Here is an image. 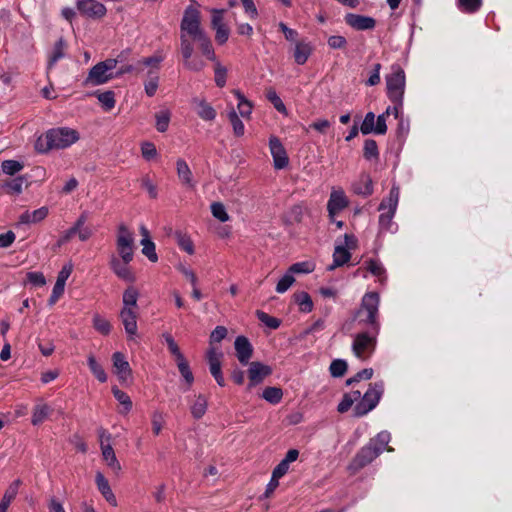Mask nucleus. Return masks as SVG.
I'll use <instances>...</instances> for the list:
<instances>
[{"mask_svg":"<svg viewBox=\"0 0 512 512\" xmlns=\"http://www.w3.org/2000/svg\"><path fill=\"white\" fill-rule=\"evenodd\" d=\"M80 138L79 132L69 127H57L40 135L35 142V149L40 153L70 147Z\"/></svg>","mask_w":512,"mask_h":512,"instance_id":"obj_1","label":"nucleus"},{"mask_svg":"<svg viewBox=\"0 0 512 512\" xmlns=\"http://www.w3.org/2000/svg\"><path fill=\"white\" fill-rule=\"evenodd\" d=\"M379 305L380 297L377 292H367L361 300L360 307L354 315V319L361 327H370L380 330L381 324L379 321Z\"/></svg>","mask_w":512,"mask_h":512,"instance_id":"obj_2","label":"nucleus"},{"mask_svg":"<svg viewBox=\"0 0 512 512\" xmlns=\"http://www.w3.org/2000/svg\"><path fill=\"white\" fill-rule=\"evenodd\" d=\"M400 189L397 185L393 184L390 189L389 195L382 199L379 205V211H382L379 216L380 232L395 233L397 231V224L393 222L398 203H399Z\"/></svg>","mask_w":512,"mask_h":512,"instance_id":"obj_3","label":"nucleus"},{"mask_svg":"<svg viewBox=\"0 0 512 512\" xmlns=\"http://www.w3.org/2000/svg\"><path fill=\"white\" fill-rule=\"evenodd\" d=\"M364 330L358 332L353 337L352 352L360 360L369 359L377 346V337L380 330L370 327H362Z\"/></svg>","mask_w":512,"mask_h":512,"instance_id":"obj_4","label":"nucleus"},{"mask_svg":"<svg viewBox=\"0 0 512 512\" xmlns=\"http://www.w3.org/2000/svg\"><path fill=\"white\" fill-rule=\"evenodd\" d=\"M384 392L383 382L370 384L369 389L358 400L354 406L353 413L356 417H362L372 411L379 403Z\"/></svg>","mask_w":512,"mask_h":512,"instance_id":"obj_5","label":"nucleus"},{"mask_svg":"<svg viewBox=\"0 0 512 512\" xmlns=\"http://www.w3.org/2000/svg\"><path fill=\"white\" fill-rule=\"evenodd\" d=\"M405 72L400 65L394 64L391 72L386 76L387 96L390 101H397L399 104L404 99Z\"/></svg>","mask_w":512,"mask_h":512,"instance_id":"obj_6","label":"nucleus"},{"mask_svg":"<svg viewBox=\"0 0 512 512\" xmlns=\"http://www.w3.org/2000/svg\"><path fill=\"white\" fill-rule=\"evenodd\" d=\"M135 248L134 232L124 223L119 224L116 237L117 257L125 262H131L134 257Z\"/></svg>","mask_w":512,"mask_h":512,"instance_id":"obj_7","label":"nucleus"},{"mask_svg":"<svg viewBox=\"0 0 512 512\" xmlns=\"http://www.w3.org/2000/svg\"><path fill=\"white\" fill-rule=\"evenodd\" d=\"M181 32L183 34L187 33L192 36L193 39L204 32L200 28V13L196 8L188 6L185 9L181 21Z\"/></svg>","mask_w":512,"mask_h":512,"instance_id":"obj_8","label":"nucleus"},{"mask_svg":"<svg viewBox=\"0 0 512 512\" xmlns=\"http://www.w3.org/2000/svg\"><path fill=\"white\" fill-rule=\"evenodd\" d=\"M378 456L379 455L377 452H375L372 447L366 444L356 453L354 458L351 460L348 465V470L352 474H355L356 472L372 463V461L375 460Z\"/></svg>","mask_w":512,"mask_h":512,"instance_id":"obj_9","label":"nucleus"},{"mask_svg":"<svg viewBox=\"0 0 512 512\" xmlns=\"http://www.w3.org/2000/svg\"><path fill=\"white\" fill-rule=\"evenodd\" d=\"M269 149L273 158V166L276 170L284 169L289 164V157L285 147L277 136H270Z\"/></svg>","mask_w":512,"mask_h":512,"instance_id":"obj_10","label":"nucleus"},{"mask_svg":"<svg viewBox=\"0 0 512 512\" xmlns=\"http://www.w3.org/2000/svg\"><path fill=\"white\" fill-rule=\"evenodd\" d=\"M76 7L81 15L91 18L100 19L106 15V7L97 0H77Z\"/></svg>","mask_w":512,"mask_h":512,"instance_id":"obj_11","label":"nucleus"},{"mask_svg":"<svg viewBox=\"0 0 512 512\" xmlns=\"http://www.w3.org/2000/svg\"><path fill=\"white\" fill-rule=\"evenodd\" d=\"M223 353L218 351L216 347H209L207 351V360L211 375L221 387L225 386V379L221 370V358Z\"/></svg>","mask_w":512,"mask_h":512,"instance_id":"obj_12","label":"nucleus"},{"mask_svg":"<svg viewBox=\"0 0 512 512\" xmlns=\"http://www.w3.org/2000/svg\"><path fill=\"white\" fill-rule=\"evenodd\" d=\"M349 200L342 189H333L330 194V198L327 203L328 216L330 220H334V217L347 208Z\"/></svg>","mask_w":512,"mask_h":512,"instance_id":"obj_13","label":"nucleus"},{"mask_svg":"<svg viewBox=\"0 0 512 512\" xmlns=\"http://www.w3.org/2000/svg\"><path fill=\"white\" fill-rule=\"evenodd\" d=\"M212 19L211 25L212 28L216 31L215 40L219 45H222L227 42L229 38V28L223 22L224 9H212Z\"/></svg>","mask_w":512,"mask_h":512,"instance_id":"obj_14","label":"nucleus"},{"mask_svg":"<svg viewBox=\"0 0 512 512\" xmlns=\"http://www.w3.org/2000/svg\"><path fill=\"white\" fill-rule=\"evenodd\" d=\"M344 19L348 26L357 31L373 30L376 26V20L370 16L348 13Z\"/></svg>","mask_w":512,"mask_h":512,"instance_id":"obj_15","label":"nucleus"},{"mask_svg":"<svg viewBox=\"0 0 512 512\" xmlns=\"http://www.w3.org/2000/svg\"><path fill=\"white\" fill-rule=\"evenodd\" d=\"M271 373L272 368L270 366L258 361L251 362L248 369L249 387L260 384Z\"/></svg>","mask_w":512,"mask_h":512,"instance_id":"obj_16","label":"nucleus"},{"mask_svg":"<svg viewBox=\"0 0 512 512\" xmlns=\"http://www.w3.org/2000/svg\"><path fill=\"white\" fill-rule=\"evenodd\" d=\"M114 78V74L109 72L100 62L94 65L87 78L84 81L85 85H101L107 83L109 80Z\"/></svg>","mask_w":512,"mask_h":512,"instance_id":"obj_17","label":"nucleus"},{"mask_svg":"<svg viewBox=\"0 0 512 512\" xmlns=\"http://www.w3.org/2000/svg\"><path fill=\"white\" fill-rule=\"evenodd\" d=\"M129 263L130 262H125L117 256L112 255L109 265L111 270L116 274L118 278L132 283L136 278L134 273L131 271V268L129 267Z\"/></svg>","mask_w":512,"mask_h":512,"instance_id":"obj_18","label":"nucleus"},{"mask_svg":"<svg viewBox=\"0 0 512 512\" xmlns=\"http://www.w3.org/2000/svg\"><path fill=\"white\" fill-rule=\"evenodd\" d=\"M113 367L115 374L121 382L127 381L131 378L132 370L130 364L126 360L125 356L121 352H115L112 355Z\"/></svg>","mask_w":512,"mask_h":512,"instance_id":"obj_19","label":"nucleus"},{"mask_svg":"<svg viewBox=\"0 0 512 512\" xmlns=\"http://www.w3.org/2000/svg\"><path fill=\"white\" fill-rule=\"evenodd\" d=\"M120 319L124 326L125 332L129 340L133 339L137 334V310L121 309Z\"/></svg>","mask_w":512,"mask_h":512,"instance_id":"obj_20","label":"nucleus"},{"mask_svg":"<svg viewBox=\"0 0 512 512\" xmlns=\"http://www.w3.org/2000/svg\"><path fill=\"white\" fill-rule=\"evenodd\" d=\"M234 346L239 362L243 365H247L253 354V347L249 340L245 336H238L235 339Z\"/></svg>","mask_w":512,"mask_h":512,"instance_id":"obj_21","label":"nucleus"},{"mask_svg":"<svg viewBox=\"0 0 512 512\" xmlns=\"http://www.w3.org/2000/svg\"><path fill=\"white\" fill-rule=\"evenodd\" d=\"M352 190L355 194L363 197H368L373 194V181L369 174L362 173L358 180L352 185Z\"/></svg>","mask_w":512,"mask_h":512,"instance_id":"obj_22","label":"nucleus"},{"mask_svg":"<svg viewBox=\"0 0 512 512\" xmlns=\"http://www.w3.org/2000/svg\"><path fill=\"white\" fill-rule=\"evenodd\" d=\"M95 482L99 492L102 494L105 500L113 507H116L118 505L117 499L109 485L108 480L101 472L96 473Z\"/></svg>","mask_w":512,"mask_h":512,"instance_id":"obj_23","label":"nucleus"},{"mask_svg":"<svg viewBox=\"0 0 512 512\" xmlns=\"http://www.w3.org/2000/svg\"><path fill=\"white\" fill-rule=\"evenodd\" d=\"M177 175L181 183L187 188L194 189L196 186L193 180L192 171L184 159L179 158L176 162Z\"/></svg>","mask_w":512,"mask_h":512,"instance_id":"obj_24","label":"nucleus"},{"mask_svg":"<svg viewBox=\"0 0 512 512\" xmlns=\"http://www.w3.org/2000/svg\"><path fill=\"white\" fill-rule=\"evenodd\" d=\"M53 408L48 405L47 403H44L43 401L38 402L34 407L32 411L31 416V423L34 426H38L42 424L45 420L49 418V416L52 414Z\"/></svg>","mask_w":512,"mask_h":512,"instance_id":"obj_25","label":"nucleus"},{"mask_svg":"<svg viewBox=\"0 0 512 512\" xmlns=\"http://www.w3.org/2000/svg\"><path fill=\"white\" fill-rule=\"evenodd\" d=\"M49 210L47 207H40L32 212L25 211L19 217L20 224H36L44 220L48 216Z\"/></svg>","mask_w":512,"mask_h":512,"instance_id":"obj_26","label":"nucleus"},{"mask_svg":"<svg viewBox=\"0 0 512 512\" xmlns=\"http://www.w3.org/2000/svg\"><path fill=\"white\" fill-rule=\"evenodd\" d=\"M390 440L391 434L388 431H381L375 437L371 438L367 444L380 455L385 449L391 451V449L388 448Z\"/></svg>","mask_w":512,"mask_h":512,"instance_id":"obj_27","label":"nucleus"},{"mask_svg":"<svg viewBox=\"0 0 512 512\" xmlns=\"http://www.w3.org/2000/svg\"><path fill=\"white\" fill-rule=\"evenodd\" d=\"M193 40L198 42L199 49L208 60L216 61V55L212 46V42L205 32L199 34Z\"/></svg>","mask_w":512,"mask_h":512,"instance_id":"obj_28","label":"nucleus"},{"mask_svg":"<svg viewBox=\"0 0 512 512\" xmlns=\"http://www.w3.org/2000/svg\"><path fill=\"white\" fill-rule=\"evenodd\" d=\"M193 103L197 105V114L201 119L212 121L216 118L217 113L215 109L205 100L195 98Z\"/></svg>","mask_w":512,"mask_h":512,"instance_id":"obj_29","label":"nucleus"},{"mask_svg":"<svg viewBox=\"0 0 512 512\" xmlns=\"http://www.w3.org/2000/svg\"><path fill=\"white\" fill-rule=\"evenodd\" d=\"M26 182V178L24 176H17L15 178L6 180L2 184V188L5 190L7 194L10 195H19L23 191V185Z\"/></svg>","mask_w":512,"mask_h":512,"instance_id":"obj_30","label":"nucleus"},{"mask_svg":"<svg viewBox=\"0 0 512 512\" xmlns=\"http://www.w3.org/2000/svg\"><path fill=\"white\" fill-rule=\"evenodd\" d=\"M101 451L103 459L108 467H110L115 473H118L121 470V465L117 460L112 446L109 443H107V445H102Z\"/></svg>","mask_w":512,"mask_h":512,"instance_id":"obj_31","label":"nucleus"},{"mask_svg":"<svg viewBox=\"0 0 512 512\" xmlns=\"http://www.w3.org/2000/svg\"><path fill=\"white\" fill-rule=\"evenodd\" d=\"M351 258L350 252L343 246H337L333 253V263L328 267V270H334L337 267L343 266Z\"/></svg>","mask_w":512,"mask_h":512,"instance_id":"obj_32","label":"nucleus"},{"mask_svg":"<svg viewBox=\"0 0 512 512\" xmlns=\"http://www.w3.org/2000/svg\"><path fill=\"white\" fill-rule=\"evenodd\" d=\"M139 297L138 290L133 287L129 286L123 293V307L122 309H128V310H137V300Z\"/></svg>","mask_w":512,"mask_h":512,"instance_id":"obj_33","label":"nucleus"},{"mask_svg":"<svg viewBox=\"0 0 512 512\" xmlns=\"http://www.w3.org/2000/svg\"><path fill=\"white\" fill-rule=\"evenodd\" d=\"M73 271L72 264L68 263L65 264L62 269L59 271L56 283L53 287V290L56 291V293H64L65 284L69 276L71 275Z\"/></svg>","mask_w":512,"mask_h":512,"instance_id":"obj_34","label":"nucleus"},{"mask_svg":"<svg viewBox=\"0 0 512 512\" xmlns=\"http://www.w3.org/2000/svg\"><path fill=\"white\" fill-rule=\"evenodd\" d=\"M312 52V48L310 44L305 42H298L295 45L294 50V59L295 62L299 65H303L308 60L310 54Z\"/></svg>","mask_w":512,"mask_h":512,"instance_id":"obj_35","label":"nucleus"},{"mask_svg":"<svg viewBox=\"0 0 512 512\" xmlns=\"http://www.w3.org/2000/svg\"><path fill=\"white\" fill-rule=\"evenodd\" d=\"M366 270L378 278L379 282L383 284L386 281V270L382 263L375 259H370L365 262Z\"/></svg>","mask_w":512,"mask_h":512,"instance_id":"obj_36","label":"nucleus"},{"mask_svg":"<svg viewBox=\"0 0 512 512\" xmlns=\"http://www.w3.org/2000/svg\"><path fill=\"white\" fill-rule=\"evenodd\" d=\"M360 398L361 392L359 390L344 394L341 402L338 404L337 411L339 413L347 412L355 402H358Z\"/></svg>","mask_w":512,"mask_h":512,"instance_id":"obj_37","label":"nucleus"},{"mask_svg":"<svg viewBox=\"0 0 512 512\" xmlns=\"http://www.w3.org/2000/svg\"><path fill=\"white\" fill-rule=\"evenodd\" d=\"M294 302L298 305L299 310L304 313H309L313 309V301L311 296L304 291L297 292L293 295Z\"/></svg>","mask_w":512,"mask_h":512,"instance_id":"obj_38","label":"nucleus"},{"mask_svg":"<svg viewBox=\"0 0 512 512\" xmlns=\"http://www.w3.org/2000/svg\"><path fill=\"white\" fill-rule=\"evenodd\" d=\"M174 237L181 250L185 251L189 255L194 254V243L187 233L176 231Z\"/></svg>","mask_w":512,"mask_h":512,"instance_id":"obj_39","label":"nucleus"},{"mask_svg":"<svg viewBox=\"0 0 512 512\" xmlns=\"http://www.w3.org/2000/svg\"><path fill=\"white\" fill-rule=\"evenodd\" d=\"M207 404V398L204 395L199 394L190 408L192 416L195 419L202 418L206 413Z\"/></svg>","mask_w":512,"mask_h":512,"instance_id":"obj_40","label":"nucleus"},{"mask_svg":"<svg viewBox=\"0 0 512 512\" xmlns=\"http://www.w3.org/2000/svg\"><path fill=\"white\" fill-rule=\"evenodd\" d=\"M233 94L238 100V111L243 118H249L252 113V103L245 98V96L239 91L234 90Z\"/></svg>","mask_w":512,"mask_h":512,"instance_id":"obj_41","label":"nucleus"},{"mask_svg":"<svg viewBox=\"0 0 512 512\" xmlns=\"http://www.w3.org/2000/svg\"><path fill=\"white\" fill-rule=\"evenodd\" d=\"M483 4V0H457V8L466 14L478 12Z\"/></svg>","mask_w":512,"mask_h":512,"instance_id":"obj_42","label":"nucleus"},{"mask_svg":"<svg viewBox=\"0 0 512 512\" xmlns=\"http://www.w3.org/2000/svg\"><path fill=\"white\" fill-rule=\"evenodd\" d=\"M307 212L308 208L304 204H296L288 211L287 219L291 223H300Z\"/></svg>","mask_w":512,"mask_h":512,"instance_id":"obj_43","label":"nucleus"},{"mask_svg":"<svg viewBox=\"0 0 512 512\" xmlns=\"http://www.w3.org/2000/svg\"><path fill=\"white\" fill-rule=\"evenodd\" d=\"M87 363L89 366V369L93 373V375L97 378V380L101 383H104L107 381V374L103 367L96 361L95 357L93 355H89L87 359Z\"/></svg>","mask_w":512,"mask_h":512,"instance_id":"obj_44","label":"nucleus"},{"mask_svg":"<svg viewBox=\"0 0 512 512\" xmlns=\"http://www.w3.org/2000/svg\"><path fill=\"white\" fill-rule=\"evenodd\" d=\"M262 397L270 404L276 405L283 398V391L279 387H266L263 390Z\"/></svg>","mask_w":512,"mask_h":512,"instance_id":"obj_45","label":"nucleus"},{"mask_svg":"<svg viewBox=\"0 0 512 512\" xmlns=\"http://www.w3.org/2000/svg\"><path fill=\"white\" fill-rule=\"evenodd\" d=\"M363 157L366 160H378L379 159V149L377 142L373 139H366L363 147Z\"/></svg>","mask_w":512,"mask_h":512,"instance_id":"obj_46","label":"nucleus"},{"mask_svg":"<svg viewBox=\"0 0 512 512\" xmlns=\"http://www.w3.org/2000/svg\"><path fill=\"white\" fill-rule=\"evenodd\" d=\"M96 96L105 111H110L115 107L116 101L113 91L99 92L96 93Z\"/></svg>","mask_w":512,"mask_h":512,"instance_id":"obj_47","label":"nucleus"},{"mask_svg":"<svg viewBox=\"0 0 512 512\" xmlns=\"http://www.w3.org/2000/svg\"><path fill=\"white\" fill-rule=\"evenodd\" d=\"M24 168L23 163L17 160H4L1 164L2 172L6 175L14 176Z\"/></svg>","mask_w":512,"mask_h":512,"instance_id":"obj_48","label":"nucleus"},{"mask_svg":"<svg viewBox=\"0 0 512 512\" xmlns=\"http://www.w3.org/2000/svg\"><path fill=\"white\" fill-rule=\"evenodd\" d=\"M112 393L116 400L123 406L124 413L132 409V401L127 393L117 387L112 388Z\"/></svg>","mask_w":512,"mask_h":512,"instance_id":"obj_49","label":"nucleus"},{"mask_svg":"<svg viewBox=\"0 0 512 512\" xmlns=\"http://www.w3.org/2000/svg\"><path fill=\"white\" fill-rule=\"evenodd\" d=\"M229 121L233 127V132L237 137L243 136L245 132V127L242 120L239 118L237 112L235 110H231L228 113Z\"/></svg>","mask_w":512,"mask_h":512,"instance_id":"obj_50","label":"nucleus"},{"mask_svg":"<svg viewBox=\"0 0 512 512\" xmlns=\"http://www.w3.org/2000/svg\"><path fill=\"white\" fill-rule=\"evenodd\" d=\"M213 217L221 222H227L230 220V216L226 211V208L221 202H213L210 206Z\"/></svg>","mask_w":512,"mask_h":512,"instance_id":"obj_51","label":"nucleus"},{"mask_svg":"<svg viewBox=\"0 0 512 512\" xmlns=\"http://www.w3.org/2000/svg\"><path fill=\"white\" fill-rule=\"evenodd\" d=\"M142 253L151 261V262H157L158 256L155 251V244L152 242L150 238H143L141 240Z\"/></svg>","mask_w":512,"mask_h":512,"instance_id":"obj_52","label":"nucleus"},{"mask_svg":"<svg viewBox=\"0 0 512 512\" xmlns=\"http://www.w3.org/2000/svg\"><path fill=\"white\" fill-rule=\"evenodd\" d=\"M93 327L103 335H108L111 331L110 322L99 314H95L93 317Z\"/></svg>","mask_w":512,"mask_h":512,"instance_id":"obj_53","label":"nucleus"},{"mask_svg":"<svg viewBox=\"0 0 512 512\" xmlns=\"http://www.w3.org/2000/svg\"><path fill=\"white\" fill-rule=\"evenodd\" d=\"M184 66L189 71L200 72L205 68L206 63L202 58H200L198 56L193 57V55H192V56H190V58H188L184 61Z\"/></svg>","mask_w":512,"mask_h":512,"instance_id":"obj_54","label":"nucleus"},{"mask_svg":"<svg viewBox=\"0 0 512 512\" xmlns=\"http://www.w3.org/2000/svg\"><path fill=\"white\" fill-rule=\"evenodd\" d=\"M375 114L373 112H368L365 117H364V120L360 126V131L363 135H368L372 132L375 133Z\"/></svg>","mask_w":512,"mask_h":512,"instance_id":"obj_55","label":"nucleus"},{"mask_svg":"<svg viewBox=\"0 0 512 512\" xmlns=\"http://www.w3.org/2000/svg\"><path fill=\"white\" fill-rule=\"evenodd\" d=\"M256 316L260 322H262L271 329H277L281 324V321L278 318L272 317L261 310L256 311Z\"/></svg>","mask_w":512,"mask_h":512,"instance_id":"obj_56","label":"nucleus"},{"mask_svg":"<svg viewBox=\"0 0 512 512\" xmlns=\"http://www.w3.org/2000/svg\"><path fill=\"white\" fill-rule=\"evenodd\" d=\"M348 365L345 360L335 359L330 364L329 370L333 377H342L347 371Z\"/></svg>","mask_w":512,"mask_h":512,"instance_id":"obj_57","label":"nucleus"},{"mask_svg":"<svg viewBox=\"0 0 512 512\" xmlns=\"http://www.w3.org/2000/svg\"><path fill=\"white\" fill-rule=\"evenodd\" d=\"M65 44L62 39H59L53 48L52 54L49 58V68L52 67L58 60L64 57Z\"/></svg>","mask_w":512,"mask_h":512,"instance_id":"obj_58","label":"nucleus"},{"mask_svg":"<svg viewBox=\"0 0 512 512\" xmlns=\"http://www.w3.org/2000/svg\"><path fill=\"white\" fill-rule=\"evenodd\" d=\"M215 83L219 88L226 85L227 69L221 65L220 62H216L214 67Z\"/></svg>","mask_w":512,"mask_h":512,"instance_id":"obj_59","label":"nucleus"},{"mask_svg":"<svg viewBox=\"0 0 512 512\" xmlns=\"http://www.w3.org/2000/svg\"><path fill=\"white\" fill-rule=\"evenodd\" d=\"M180 41H181V43H180L181 54H182L183 60L185 61L186 59L190 58V56L193 55L194 47H193V44L191 43V41L183 33H181Z\"/></svg>","mask_w":512,"mask_h":512,"instance_id":"obj_60","label":"nucleus"},{"mask_svg":"<svg viewBox=\"0 0 512 512\" xmlns=\"http://www.w3.org/2000/svg\"><path fill=\"white\" fill-rule=\"evenodd\" d=\"M141 187L145 189L150 198L156 199L158 196V188L157 185L151 180V178L146 175L141 179Z\"/></svg>","mask_w":512,"mask_h":512,"instance_id":"obj_61","label":"nucleus"},{"mask_svg":"<svg viewBox=\"0 0 512 512\" xmlns=\"http://www.w3.org/2000/svg\"><path fill=\"white\" fill-rule=\"evenodd\" d=\"M170 122V114L168 111H161L156 114V129L159 132H165Z\"/></svg>","mask_w":512,"mask_h":512,"instance_id":"obj_62","label":"nucleus"},{"mask_svg":"<svg viewBox=\"0 0 512 512\" xmlns=\"http://www.w3.org/2000/svg\"><path fill=\"white\" fill-rule=\"evenodd\" d=\"M266 97L273 104L274 108L278 112H281V113L286 112V107L275 90H273V89L268 90L266 93Z\"/></svg>","mask_w":512,"mask_h":512,"instance_id":"obj_63","label":"nucleus"},{"mask_svg":"<svg viewBox=\"0 0 512 512\" xmlns=\"http://www.w3.org/2000/svg\"><path fill=\"white\" fill-rule=\"evenodd\" d=\"M295 281L293 275L288 271L277 283L276 291L278 293L286 292Z\"/></svg>","mask_w":512,"mask_h":512,"instance_id":"obj_64","label":"nucleus"}]
</instances>
